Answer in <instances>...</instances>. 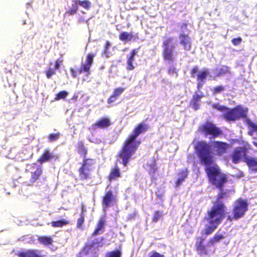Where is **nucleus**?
<instances>
[{"label":"nucleus","mask_w":257,"mask_h":257,"mask_svg":"<svg viewBox=\"0 0 257 257\" xmlns=\"http://www.w3.org/2000/svg\"><path fill=\"white\" fill-rule=\"evenodd\" d=\"M212 107L219 111L223 112L222 117L227 122H235L241 119H244V122L248 128L247 134L252 137V144L257 148V124L247 117V108L238 105L231 108L218 103L213 104Z\"/></svg>","instance_id":"f257e3e1"},{"label":"nucleus","mask_w":257,"mask_h":257,"mask_svg":"<svg viewBox=\"0 0 257 257\" xmlns=\"http://www.w3.org/2000/svg\"><path fill=\"white\" fill-rule=\"evenodd\" d=\"M229 144L221 141H213L211 145L205 141L196 143L194 150L200 163L203 166L211 165L215 163V156H222L226 154Z\"/></svg>","instance_id":"f03ea898"},{"label":"nucleus","mask_w":257,"mask_h":257,"mask_svg":"<svg viewBox=\"0 0 257 257\" xmlns=\"http://www.w3.org/2000/svg\"><path fill=\"white\" fill-rule=\"evenodd\" d=\"M226 195L225 191L220 190L217 194L216 202L213 206L208 210L204 217L203 221H207L204 229L201 230V234L205 236L211 234L218 226L221 223L225 216L226 207L221 200Z\"/></svg>","instance_id":"7ed1b4c3"},{"label":"nucleus","mask_w":257,"mask_h":257,"mask_svg":"<svg viewBox=\"0 0 257 257\" xmlns=\"http://www.w3.org/2000/svg\"><path fill=\"white\" fill-rule=\"evenodd\" d=\"M149 129V125L142 121L134 128L133 133L125 139L117 154V157L122 159L121 163L124 167L127 166L141 144V141L137 140V138L141 134L148 131Z\"/></svg>","instance_id":"20e7f679"},{"label":"nucleus","mask_w":257,"mask_h":257,"mask_svg":"<svg viewBox=\"0 0 257 257\" xmlns=\"http://www.w3.org/2000/svg\"><path fill=\"white\" fill-rule=\"evenodd\" d=\"M204 166L209 183L220 190H222L224 184L227 182V175L221 172L216 164Z\"/></svg>","instance_id":"39448f33"},{"label":"nucleus","mask_w":257,"mask_h":257,"mask_svg":"<svg viewBox=\"0 0 257 257\" xmlns=\"http://www.w3.org/2000/svg\"><path fill=\"white\" fill-rule=\"evenodd\" d=\"M239 144L241 147L235 148L232 151L230 157L232 162L235 164L239 163L241 161L245 160V158H248L247 153L252 149L251 145L247 142L241 141Z\"/></svg>","instance_id":"423d86ee"},{"label":"nucleus","mask_w":257,"mask_h":257,"mask_svg":"<svg viewBox=\"0 0 257 257\" xmlns=\"http://www.w3.org/2000/svg\"><path fill=\"white\" fill-rule=\"evenodd\" d=\"M95 161L91 158L83 159L80 167L78 169V176L80 180H89L91 177V172L94 169Z\"/></svg>","instance_id":"0eeeda50"},{"label":"nucleus","mask_w":257,"mask_h":257,"mask_svg":"<svg viewBox=\"0 0 257 257\" xmlns=\"http://www.w3.org/2000/svg\"><path fill=\"white\" fill-rule=\"evenodd\" d=\"M247 210L248 203L247 201L241 198L237 199L233 207V216H228L227 220L231 221L233 220H238L243 217Z\"/></svg>","instance_id":"6e6552de"},{"label":"nucleus","mask_w":257,"mask_h":257,"mask_svg":"<svg viewBox=\"0 0 257 257\" xmlns=\"http://www.w3.org/2000/svg\"><path fill=\"white\" fill-rule=\"evenodd\" d=\"M173 41V38L168 37L164 40L162 43V55L164 60L169 62H173L175 60L174 55L175 46L172 44Z\"/></svg>","instance_id":"1a4fd4ad"},{"label":"nucleus","mask_w":257,"mask_h":257,"mask_svg":"<svg viewBox=\"0 0 257 257\" xmlns=\"http://www.w3.org/2000/svg\"><path fill=\"white\" fill-rule=\"evenodd\" d=\"M31 173V176L29 179V182L31 184H33L35 183H42L41 180L42 179L45 181L46 177H44L43 168L41 166L37 165L36 163L33 164L31 165L30 169L26 170Z\"/></svg>","instance_id":"9d476101"},{"label":"nucleus","mask_w":257,"mask_h":257,"mask_svg":"<svg viewBox=\"0 0 257 257\" xmlns=\"http://www.w3.org/2000/svg\"><path fill=\"white\" fill-rule=\"evenodd\" d=\"M96 56L95 54L89 53L86 60V63L81 65V67L76 70L74 68L70 69L72 76L73 78L77 77L78 73H82L84 72L87 73V74H89L90 67L93 63V58Z\"/></svg>","instance_id":"9b49d317"},{"label":"nucleus","mask_w":257,"mask_h":257,"mask_svg":"<svg viewBox=\"0 0 257 257\" xmlns=\"http://www.w3.org/2000/svg\"><path fill=\"white\" fill-rule=\"evenodd\" d=\"M199 130L205 135H211L213 138L218 137L222 134V131L213 123L207 121L199 127Z\"/></svg>","instance_id":"f8f14e48"},{"label":"nucleus","mask_w":257,"mask_h":257,"mask_svg":"<svg viewBox=\"0 0 257 257\" xmlns=\"http://www.w3.org/2000/svg\"><path fill=\"white\" fill-rule=\"evenodd\" d=\"M104 238L102 236L94 237L90 242L85 243L82 248V252L88 254L92 248H98L104 245Z\"/></svg>","instance_id":"ddd939ff"},{"label":"nucleus","mask_w":257,"mask_h":257,"mask_svg":"<svg viewBox=\"0 0 257 257\" xmlns=\"http://www.w3.org/2000/svg\"><path fill=\"white\" fill-rule=\"evenodd\" d=\"M117 202V199L112 191L108 190L104 193L102 199V205L104 209L113 205Z\"/></svg>","instance_id":"4468645a"},{"label":"nucleus","mask_w":257,"mask_h":257,"mask_svg":"<svg viewBox=\"0 0 257 257\" xmlns=\"http://www.w3.org/2000/svg\"><path fill=\"white\" fill-rule=\"evenodd\" d=\"M205 238L202 236H197L195 241V249L198 254L201 256L207 255L208 251L206 245L204 243Z\"/></svg>","instance_id":"2eb2a0df"},{"label":"nucleus","mask_w":257,"mask_h":257,"mask_svg":"<svg viewBox=\"0 0 257 257\" xmlns=\"http://www.w3.org/2000/svg\"><path fill=\"white\" fill-rule=\"evenodd\" d=\"M119 159H120V158H118L117 157V159L114 163V166L110 169L109 173L107 177L108 179L110 181L112 180H117L119 178H120L122 176L120 170L117 165V161ZM121 160H122L121 159ZM120 162L122 165L121 163L122 161Z\"/></svg>","instance_id":"dca6fc26"},{"label":"nucleus","mask_w":257,"mask_h":257,"mask_svg":"<svg viewBox=\"0 0 257 257\" xmlns=\"http://www.w3.org/2000/svg\"><path fill=\"white\" fill-rule=\"evenodd\" d=\"M18 257H44L41 254L40 251L35 249H29L18 251L16 253Z\"/></svg>","instance_id":"f3484780"},{"label":"nucleus","mask_w":257,"mask_h":257,"mask_svg":"<svg viewBox=\"0 0 257 257\" xmlns=\"http://www.w3.org/2000/svg\"><path fill=\"white\" fill-rule=\"evenodd\" d=\"M111 125L110 119L107 117H102L97 120L91 125V128L95 130L97 128L105 129Z\"/></svg>","instance_id":"a211bd4d"},{"label":"nucleus","mask_w":257,"mask_h":257,"mask_svg":"<svg viewBox=\"0 0 257 257\" xmlns=\"http://www.w3.org/2000/svg\"><path fill=\"white\" fill-rule=\"evenodd\" d=\"M180 44L183 48L186 51H189L191 49V40L190 37L185 34H180L179 35Z\"/></svg>","instance_id":"6ab92c4d"},{"label":"nucleus","mask_w":257,"mask_h":257,"mask_svg":"<svg viewBox=\"0 0 257 257\" xmlns=\"http://www.w3.org/2000/svg\"><path fill=\"white\" fill-rule=\"evenodd\" d=\"M106 220L104 217H101L98 220L96 227L91 234V237H93L104 231Z\"/></svg>","instance_id":"aec40b11"},{"label":"nucleus","mask_w":257,"mask_h":257,"mask_svg":"<svg viewBox=\"0 0 257 257\" xmlns=\"http://www.w3.org/2000/svg\"><path fill=\"white\" fill-rule=\"evenodd\" d=\"M118 38L121 41L126 42L136 41L139 39V36L137 34H133L132 32H122L119 33Z\"/></svg>","instance_id":"412c9836"},{"label":"nucleus","mask_w":257,"mask_h":257,"mask_svg":"<svg viewBox=\"0 0 257 257\" xmlns=\"http://www.w3.org/2000/svg\"><path fill=\"white\" fill-rule=\"evenodd\" d=\"M203 96V95H199L196 91L195 92L190 100L189 106L195 110L199 109L200 106L201 99Z\"/></svg>","instance_id":"4be33fe9"},{"label":"nucleus","mask_w":257,"mask_h":257,"mask_svg":"<svg viewBox=\"0 0 257 257\" xmlns=\"http://www.w3.org/2000/svg\"><path fill=\"white\" fill-rule=\"evenodd\" d=\"M244 162L247 166L250 172L257 173V158L248 157V158H245Z\"/></svg>","instance_id":"5701e85b"},{"label":"nucleus","mask_w":257,"mask_h":257,"mask_svg":"<svg viewBox=\"0 0 257 257\" xmlns=\"http://www.w3.org/2000/svg\"><path fill=\"white\" fill-rule=\"evenodd\" d=\"M188 175V170L187 168L183 169L179 171L178 173V178L175 182L176 187L180 186L187 178Z\"/></svg>","instance_id":"b1692460"},{"label":"nucleus","mask_w":257,"mask_h":257,"mask_svg":"<svg viewBox=\"0 0 257 257\" xmlns=\"http://www.w3.org/2000/svg\"><path fill=\"white\" fill-rule=\"evenodd\" d=\"M54 158L53 153H50L48 150H45L40 157L38 159L37 162L40 164L49 161Z\"/></svg>","instance_id":"393cba45"},{"label":"nucleus","mask_w":257,"mask_h":257,"mask_svg":"<svg viewBox=\"0 0 257 257\" xmlns=\"http://www.w3.org/2000/svg\"><path fill=\"white\" fill-rule=\"evenodd\" d=\"M37 240L39 242L46 246L53 245V240L51 236L47 235H39L38 236Z\"/></svg>","instance_id":"a878e982"},{"label":"nucleus","mask_w":257,"mask_h":257,"mask_svg":"<svg viewBox=\"0 0 257 257\" xmlns=\"http://www.w3.org/2000/svg\"><path fill=\"white\" fill-rule=\"evenodd\" d=\"M78 153L82 157L83 159L86 158L87 154V150L82 141L78 142L76 146Z\"/></svg>","instance_id":"bb28decb"},{"label":"nucleus","mask_w":257,"mask_h":257,"mask_svg":"<svg viewBox=\"0 0 257 257\" xmlns=\"http://www.w3.org/2000/svg\"><path fill=\"white\" fill-rule=\"evenodd\" d=\"M70 221L66 219L52 221L51 222V226L53 227H62L68 225Z\"/></svg>","instance_id":"cd10ccee"},{"label":"nucleus","mask_w":257,"mask_h":257,"mask_svg":"<svg viewBox=\"0 0 257 257\" xmlns=\"http://www.w3.org/2000/svg\"><path fill=\"white\" fill-rule=\"evenodd\" d=\"M224 238L225 236L221 234L216 233L213 237L209 238V243L211 245H214Z\"/></svg>","instance_id":"c85d7f7f"},{"label":"nucleus","mask_w":257,"mask_h":257,"mask_svg":"<svg viewBox=\"0 0 257 257\" xmlns=\"http://www.w3.org/2000/svg\"><path fill=\"white\" fill-rule=\"evenodd\" d=\"M209 71L208 69H205L199 71L196 75V79L198 81L203 82L209 74Z\"/></svg>","instance_id":"c756f323"},{"label":"nucleus","mask_w":257,"mask_h":257,"mask_svg":"<svg viewBox=\"0 0 257 257\" xmlns=\"http://www.w3.org/2000/svg\"><path fill=\"white\" fill-rule=\"evenodd\" d=\"M121 246L120 245L118 249L108 252L105 257H121Z\"/></svg>","instance_id":"7c9ffc66"},{"label":"nucleus","mask_w":257,"mask_h":257,"mask_svg":"<svg viewBox=\"0 0 257 257\" xmlns=\"http://www.w3.org/2000/svg\"><path fill=\"white\" fill-rule=\"evenodd\" d=\"M217 73L215 75L216 77H219L223 75L229 73V68L227 66H223L221 68L215 70Z\"/></svg>","instance_id":"2f4dec72"},{"label":"nucleus","mask_w":257,"mask_h":257,"mask_svg":"<svg viewBox=\"0 0 257 257\" xmlns=\"http://www.w3.org/2000/svg\"><path fill=\"white\" fill-rule=\"evenodd\" d=\"M135 56H131L130 55L128 57V58L127 59V61H126V63H127L126 69L127 70H129V71L133 70L135 68V67L133 65V62L135 60Z\"/></svg>","instance_id":"473e14b6"},{"label":"nucleus","mask_w":257,"mask_h":257,"mask_svg":"<svg viewBox=\"0 0 257 257\" xmlns=\"http://www.w3.org/2000/svg\"><path fill=\"white\" fill-rule=\"evenodd\" d=\"M163 216V212L162 211H155L152 218V221L154 223H157L159 221V219L162 218Z\"/></svg>","instance_id":"72a5a7b5"},{"label":"nucleus","mask_w":257,"mask_h":257,"mask_svg":"<svg viewBox=\"0 0 257 257\" xmlns=\"http://www.w3.org/2000/svg\"><path fill=\"white\" fill-rule=\"evenodd\" d=\"M79 216H80L79 218H78L77 220L76 227L78 228L82 229L83 228L82 225L85 221V214H84V213L83 212H82L79 214Z\"/></svg>","instance_id":"f704fd0d"},{"label":"nucleus","mask_w":257,"mask_h":257,"mask_svg":"<svg viewBox=\"0 0 257 257\" xmlns=\"http://www.w3.org/2000/svg\"><path fill=\"white\" fill-rule=\"evenodd\" d=\"M225 90V87L223 85H217L214 87L213 89H212V93L213 95H216L218 93H220Z\"/></svg>","instance_id":"c9c22d12"},{"label":"nucleus","mask_w":257,"mask_h":257,"mask_svg":"<svg viewBox=\"0 0 257 257\" xmlns=\"http://www.w3.org/2000/svg\"><path fill=\"white\" fill-rule=\"evenodd\" d=\"M68 92L66 91H61L55 95V101H58L61 99H65L68 95Z\"/></svg>","instance_id":"e433bc0d"},{"label":"nucleus","mask_w":257,"mask_h":257,"mask_svg":"<svg viewBox=\"0 0 257 257\" xmlns=\"http://www.w3.org/2000/svg\"><path fill=\"white\" fill-rule=\"evenodd\" d=\"M167 72L170 75L175 76V77H177L178 76V70L174 66H170L168 69Z\"/></svg>","instance_id":"4c0bfd02"},{"label":"nucleus","mask_w":257,"mask_h":257,"mask_svg":"<svg viewBox=\"0 0 257 257\" xmlns=\"http://www.w3.org/2000/svg\"><path fill=\"white\" fill-rule=\"evenodd\" d=\"M78 4L86 10L89 9L91 6V3L88 0L79 1Z\"/></svg>","instance_id":"58836bf2"},{"label":"nucleus","mask_w":257,"mask_h":257,"mask_svg":"<svg viewBox=\"0 0 257 257\" xmlns=\"http://www.w3.org/2000/svg\"><path fill=\"white\" fill-rule=\"evenodd\" d=\"M55 74L56 70L50 66H49L48 69L46 71V76L48 79H50L52 76Z\"/></svg>","instance_id":"ea45409f"},{"label":"nucleus","mask_w":257,"mask_h":257,"mask_svg":"<svg viewBox=\"0 0 257 257\" xmlns=\"http://www.w3.org/2000/svg\"><path fill=\"white\" fill-rule=\"evenodd\" d=\"M125 88L123 87H117L114 89L112 94L114 95L117 97H119L120 95L123 92Z\"/></svg>","instance_id":"a19ab883"},{"label":"nucleus","mask_w":257,"mask_h":257,"mask_svg":"<svg viewBox=\"0 0 257 257\" xmlns=\"http://www.w3.org/2000/svg\"><path fill=\"white\" fill-rule=\"evenodd\" d=\"M60 135V134L59 133L50 134L48 136V139L49 141L54 142L59 139Z\"/></svg>","instance_id":"79ce46f5"},{"label":"nucleus","mask_w":257,"mask_h":257,"mask_svg":"<svg viewBox=\"0 0 257 257\" xmlns=\"http://www.w3.org/2000/svg\"><path fill=\"white\" fill-rule=\"evenodd\" d=\"M78 9V8L77 5L73 6L72 8L70 9L66 12V14H68L69 16L73 15L77 13Z\"/></svg>","instance_id":"37998d69"},{"label":"nucleus","mask_w":257,"mask_h":257,"mask_svg":"<svg viewBox=\"0 0 257 257\" xmlns=\"http://www.w3.org/2000/svg\"><path fill=\"white\" fill-rule=\"evenodd\" d=\"M241 42H242V39L240 37L233 38L231 40V42L234 46H237V45H239Z\"/></svg>","instance_id":"c03bdc74"},{"label":"nucleus","mask_w":257,"mask_h":257,"mask_svg":"<svg viewBox=\"0 0 257 257\" xmlns=\"http://www.w3.org/2000/svg\"><path fill=\"white\" fill-rule=\"evenodd\" d=\"M118 99V97H116L112 94L107 99V102L108 104H111L114 102H115L117 99Z\"/></svg>","instance_id":"a18cd8bd"},{"label":"nucleus","mask_w":257,"mask_h":257,"mask_svg":"<svg viewBox=\"0 0 257 257\" xmlns=\"http://www.w3.org/2000/svg\"><path fill=\"white\" fill-rule=\"evenodd\" d=\"M62 60L60 59H57L55 62L54 67L53 68L56 70L59 69L60 66L62 65Z\"/></svg>","instance_id":"49530a36"},{"label":"nucleus","mask_w":257,"mask_h":257,"mask_svg":"<svg viewBox=\"0 0 257 257\" xmlns=\"http://www.w3.org/2000/svg\"><path fill=\"white\" fill-rule=\"evenodd\" d=\"M149 257H165V256L156 251H153Z\"/></svg>","instance_id":"de8ad7c7"},{"label":"nucleus","mask_w":257,"mask_h":257,"mask_svg":"<svg viewBox=\"0 0 257 257\" xmlns=\"http://www.w3.org/2000/svg\"><path fill=\"white\" fill-rule=\"evenodd\" d=\"M152 170L149 171V174L152 176H154L155 174V172L157 170V167L155 164H153L151 166Z\"/></svg>","instance_id":"09e8293b"},{"label":"nucleus","mask_w":257,"mask_h":257,"mask_svg":"<svg viewBox=\"0 0 257 257\" xmlns=\"http://www.w3.org/2000/svg\"><path fill=\"white\" fill-rule=\"evenodd\" d=\"M136 215H137V214H136V212H133V213L128 214V215L127 216V220L130 221V220H133V219H134L136 217Z\"/></svg>","instance_id":"8fccbe9b"},{"label":"nucleus","mask_w":257,"mask_h":257,"mask_svg":"<svg viewBox=\"0 0 257 257\" xmlns=\"http://www.w3.org/2000/svg\"><path fill=\"white\" fill-rule=\"evenodd\" d=\"M198 71V67L195 66L193 67L190 72L191 76L192 77H194L195 76V74Z\"/></svg>","instance_id":"3c124183"},{"label":"nucleus","mask_w":257,"mask_h":257,"mask_svg":"<svg viewBox=\"0 0 257 257\" xmlns=\"http://www.w3.org/2000/svg\"><path fill=\"white\" fill-rule=\"evenodd\" d=\"M139 49L140 48H138L137 49L132 50L130 55L131 56H135L137 54L138 51H139Z\"/></svg>","instance_id":"603ef678"},{"label":"nucleus","mask_w":257,"mask_h":257,"mask_svg":"<svg viewBox=\"0 0 257 257\" xmlns=\"http://www.w3.org/2000/svg\"><path fill=\"white\" fill-rule=\"evenodd\" d=\"M187 26H188V24L187 23H183L180 26V29L181 30H186L187 28Z\"/></svg>","instance_id":"864d4df0"},{"label":"nucleus","mask_w":257,"mask_h":257,"mask_svg":"<svg viewBox=\"0 0 257 257\" xmlns=\"http://www.w3.org/2000/svg\"><path fill=\"white\" fill-rule=\"evenodd\" d=\"M110 46V44L109 42L107 41L105 43V49L107 50V49H109Z\"/></svg>","instance_id":"5fc2aeb1"},{"label":"nucleus","mask_w":257,"mask_h":257,"mask_svg":"<svg viewBox=\"0 0 257 257\" xmlns=\"http://www.w3.org/2000/svg\"><path fill=\"white\" fill-rule=\"evenodd\" d=\"M78 96L77 94H74L73 95L71 99L74 100H76L78 99Z\"/></svg>","instance_id":"6e6d98bb"},{"label":"nucleus","mask_w":257,"mask_h":257,"mask_svg":"<svg viewBox=\"0 0 257 257\" xmlns=\"http://www.w3.org/2000/svg\"><path fill=\"white\" fill-rule=\"evenodd\" d=\"M202 84L201 83V82L199 81V82L197 84V88L198 89H199L200 88V87L202 86Z\"/></svg>","instance_id":"4d7b16f0"}]
</instances>
